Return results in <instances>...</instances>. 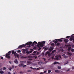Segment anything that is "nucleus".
<instances>
[{
	"label": "nucleus",
	"mask_w": 74,
	"mask_h": 74,
	"mask_svg": "<svg viewBox=\"0 0 74 74\" xmlns=\"http://www.w3.org/2000/svg\"><path fill=\"white\" fill-rule=\"evenodd\" d=\"M26 44L22 45H21L19 46L18 47V48H22V47H26Z\"/></svg>",
	"instance_id": "obj_5"
},
{
	"label": "nucleus",
	"mask_w": 74,
	"mask_h": 74,
	"mask_svg": "<svg viewBox=\"0 0 74 74\" xmlns=\"http://www.w3.org/2000/svg\"><path fill=\"white\" fill-rule=\"evenodd\" d=\"M14 65L12 66V69H14Z\"/></svg>",
	"instance_id": "obj_51"
},
{
	"label": "nucleus",
	"mask_w": 74,
	"mask_h": 74,
	"mask_svg": "<svg viewBox=\"0 0 74 74\" xmlns=\"http://www.w3.org/2000/svg\"><path fill=\"white\" fill-rule=\"evenodd\" d=\"M67 54L68 55H69V56H71L72 55V53H70L69 52H67Z\"/></svg>",
	"instance_id": "obj_12"
},
{
	"label": "nucleus",
	"mask_w": 74,
	"mask_h": 74,
	"mask_svg": "<svg viewBox=\"0 0 74 74\" xmlns=\"http://www.w3.org/2000/svg\"><path fill=\"white\" fill-rule=\"evenodd\" d=\"M48 72L49 73H50L51 72V70H48Z\"/></svg>",
	"instance_id": "obj_34"
},
{
	"label": "nucleus",
	"mask_w": 74,
	"mask_h": 74,
	"mask_svg": "<svg viewBox=\"0 0 74 74\" xmlns=\"http://www.w3.org/2000/svg\"><path fill=\"white\" fill-rule=\"evenodd\" d=\"M29 60H33V59H32V58H29L28 59Z\"/></svg>",
	"instance_id": "obj_37"
},
{
	"label": "nucleus",
	"mask_w": 74,
	"mask_h": 74,
	"mask_svg": "<svg viewBox=\"0 0 74 74\" xmlns=\"http://www.w3.org/2000/svg\"><path fill=\"white\" fill-rule=\"evenodd\" d=\"M70 46L69 45H65V46L66 47H69Z\"/></svg>",
	"instance_id": "obj_24"
},
{
	"label": "nucleus",
	"mask_w": 74,
	"mask_h": 74,
	"mask_svg": "<svg viewBox=\"0 0 74 74\" xmlns=\"http://www.w3.org/2000/svg\"><path fill=\"white\" fill-rule=\"evenodd\" d=\"M7 69V68L4 67L3 68V70H6V69Z\"/></svg>",
	"instance_id": "obj_30"
},
{
	"label": "nucleus",
	"mask_w": 74,
	"mask_h": 74,
	"mask_svg": "<svg viewBox=\"0 0 74 74\" xmlns=\"http://www.w3.org/2000/svg\"><path fill=\"white\" fill-rule=\"evenodd\" d=\"M38 47H37L38 48H39V49H38V50H40V49H41V47L39 46V45H38Z\"/></svg>",
	"instance_id": "obj_21"
},
{
	"label": "nucleus",
	"mask_w": 74,
	"mask_h": 74,
	"mask_svg": "<svg viewBox=\"0 0 74 74\" xmlns=\"http://www.w3.org/2000/svg\"><path fill=\"white\" fill-rule=\"evenodd\" d=\"M64 42L66 44H67V42H68V40L66 39H65L64 40Z\"/></svg>",
	"instance_id": "obj_11"
},
{
	"label": "nucleus",
	"mask_w": 74,
	"mask_h": 74,
	"mask_svg": "<svg viewBox=\"0 0 74 74\" xmlns=\"http://www.w3.org/2000/svg\"><path fill=\"white\" fill-rule=\"evenodd\" d=\"M47 73V71H44V73Z\"/></svg>",
	"instance_id": "obj_54"
},
{
	"label": "nucleus",
	"mask_w": 74,
	"mask_h": 74,
	"mask_svg": "<svg viewBox=\"0 0 74 74\" xmlns=\"http://www.w3.org/2000/svg\"><path fill=\"white\" fill-rule=\"evenodd\" d=\"M73 35L74 36L73 37L71 36L69 40L70 41H72V40H73V38H74V34H73Z\"/></svg>",
	"instance_id": "obj_8"
},
{
	"label": "nucleus",
	"mask_w": 74,
	"mask_h": 74,
	"mask_svg": "<svg viewBox=\"0 0 74 74\" xmlns=\"http://www.w3.org/2000/svg\"><path fill=\"white\" fill-rule=\"evenodd\" d=\"M56 59L57 60H58L59 59V56H56Z\"/></svg>",
	"instance_id": "obj_17"
},
{
	"label": "nucleus",
	"mask_w": 74,
	"mask_h": 74,
	"mask_svg": "<svg viewBox=\"0 0 74 74\" xmlns=\"http://www.w3.org/2000/svg\"><path fill=\"white\" fill-rule=\"evenodd\" d=\"M59 58H61V56H60V55H59Z\"/></svg>",
	"instance_id": "obj_50"
},
{
	"label": "nucleus",
	"mask_w": 74,
	"mask_h": 74,
	"mask_svg": "<svg viewBox=\"0 0 74 74\" xmlns=\"http://www.w3.org/2000/svg\"><path fill=\"white\" fill-rule=\"evenodd\" d=\"M27 63H29V64H30L31 63V62L30 61H27Z\"/></svg>",
	"instance_id": "obj_28"
},
{
	"label": "nucleus",
	"mask_w": 74,
	"mask_h": 74,
	"mask_svg": "<svg viewBox=\"0 0 74 74\" xmlns=\"http://www.w3.org/2000/svg\"><path fill=\"white\" fill-rule=\"evenodd\" d=\"M35 44H37V42H36L35 41H34V42H33L32 44V45H31L32 46H34V45Z\"/></svg>",
	"instance_id": "obj_9"
},
{
	"label": "nucleus",
	"mask_w": 74,
	"mask_h": 74,
	"mask_svg": "<svg viewBox=\"0 0 74 74\" xmlns=\"http://www.w3.org/2000/svg\"><path fill=\"white\" fill-rule=\"evenodd\" d=\"M70 36H67L66 37V38H69Z\"/></svg>",
	"instance_id": "obj_39"
},
{
	"label": "nucleus",
	"mask_w": 74,
	"mask_h": 74,
	"mask_svg": "<svg viewBox=\"0 0 74 74\" xmlns=\"http://www.w3.org/2000/svg\"><path fill=\"white\" fill-rule=\"evenodd\" d=\"M53 58H54V56H53L52 57V59H53Z\"/></svg>",
	"instance_id": "obj_59"
},
{
	"label": "nucleus",
	"mask_w": 74,
	"mask_h": 74,
	"mask_svg": "<svg viewBox=\"0 0 74 74\" xmlns=\"http://www.w3.org/2000/svg\"><path fill=\"white\" fill-rule=\"evenodd\" d=\"M54 45V43H52L51 44V45H52V46H53V45Z\"/></svg>",
	"instance_id": "obj_43"
},
{
	"label": "nucleus",
	"mask_w": 74,
	"mask_h": 74,
	"mask_svg": "<svg viewBox=\"0 0 74 74\" xmlns=\"http://www.w3.org/2000/svg\"><path fill=\"white\" fill-rule=\"evenodd\" d=\"M26 65H24L23 66V67L24 68V67H26Z\"/></svg>",
	"instance_id": "obj_42"
},
{
	"label": "nucleus",
	"mask_w": 74,
	"mask_h": 74,
	"mask_svg": "<svg viewBox=\"0 0 74 74\" xmlns=\"http://www.w3.org/2000/svg\"><path fill=\"white\" fill-rule=\"evenodd\" d=\"M66 63V64H67V63H68V62H67V63Z\"/></svg>",
	"instance_id": "obj_61"
},
{
	"label": "nucleus",
	"mask_w": 74,
	"mask_h": 74,
	"mask_svg": "<svg viewBox=\"0 0 74 74\" xmlns=\"http://www.w3.org/2000/svg\"><path fill=\"white\" fill-rule=\"evenodd\" d=\"M58 62H53L52 64H57V63H58Z\"/></svg>",
	"instance_id": "obj_20"
},
{
	"label": "nucleus",
	"mask_w": 74,
	"mask_h": 74,
	"mask_svg": "<svg viewBox=\"0 0 74 74\" xmlns=\"http://www.w3.org/2000/svg\"><path fill=\"white\" fill-rule=\"evenodd\" d=\"M33 42H27L26 43V45H31V44H32Z\"/></svg>",
	"instance_id": "obj_10"
},
{
	"label": "nucleus",
	"mask_w": 74,
	"mask_h": 74,
	"mask_svg": "<svg viewBox=\"0 0 74 74\" xmlns=\"http://www.w3.org/2000/svg\"><path fill=\"white\" fill-rule=\"evenodd\" d=\"M9 62L10 64H11V63H12V62H11L10 61H9Z\"/></svg>",
	"instance_id": "obj_56"
},
{
	"label": "nucleus",
	"mask_w": 74,
	"mask_h": 74,
	"mask_svg": "<svg viewBox=\"0 0 74 74\" xmlns=\"http://www.w3.org/2000/svg\"><path fill=\"white\" fill-rule=\"evenodd\" d=\"M33 51V49H31V51H29V53H32Z\"/></svg>",
	"instance_id": "obj_18"
},
{
	"label": "nucleus",
	"mask_w": 74,
	"mask_h": 74,
	"mask_svg": "<svg viewBox=\"0 0 74 74\" xmlns=\"http://www.w3.org/2000/svg\"><path fill=\"white\" fill-rule=\"evenodd\" d=\"M17 52H18L19 53L20 52H21V50H19Z\"/></svg>",
	"instance_id": "obj_41"
},
{
	"label": "nucleus",
	"mask_w": 74,
	"mask_h": 74,
	"mask_svg": "<svg viewBox=\"0 0 74 74\" xmlns=\"http://www.w3.org/2000/svg\"><path fill=\"white\" fill-rule=\"evenodd\" d=\"M20 73H21V74H23V72L21 71V72H20Z\"/></svg>",
	"instance_id": "obj_44"
},
{
	"label": "nucleus",
	"mask_w": 74,
	"mask_h": 74,
	"mask_svg": "<svg viewBox=\"0 0 74 74\" xmlns=\"http://www.w3.org/2000/svg\"><path fill=\"white\" fill-rule=\"evenodd\" d=\"M45 55L47 58H49L51 56V53L49 51H47Z\"/></svg>",
	"instance_id": "obj_4"
},
{
	"label": "nucleus",
	"mask_w": 74,
	"mask_h": 74,
	"mask_svg": "<svg viewBox=\"0 0 74 74\" xmlns=\"http://www.w3.org/2000/svg\"><path fill=\"white\" fill-rule=\"evenodd\" d=\"M0 74H3V73H4V72L3 71H0Z\"/></svg>",
	"instance_id": "obj_23"
},
{
	"label": "nucleus",
	"mask_w": 74,
	"mask_h": 74,
	"mask_svg": "<svg viewBox=\"0 0 74 74\" xmlns=\"http://www.w3.org/2000/svg\"><path fill=\"white\" fill-rule=\"evenodd\" d=\"M71 49V46L69 47L68 48L67 50L68 51H70Z\"/></svg>",
	"instance_id": "obj_13"
},
{
	"label": "nucleus",
	"mask_w": 74,
	"mask_h": 74,
	"mask_svg": "<svg viewBox=\"0 0 74 74\" xmlns=\"http://www.w3.org/2000/svg\"><path fill=\"white\" fill-rule=\"evenodd\" d=\"M44 44H45V41H43L41 42H39L37 44V45L39 46H40V47H44Z\"/></svg>",
	"instance_id": "obj_1"
},
{
	"label": "nucleus",
	"mask_w": 74,
	"mask_h": 74,
	"mask_svg": "<svg viewBox=\"0 0 74 74\" xmlns=\"http://www.w3.org/2000/svg\"><path fill=\"white\" fill-rule=\"evenodd\" d=\"M73 47H74V45H73Z\"/></svg>",
	"instance_id": "obj_64"
},
{
	"label": "nucleus",
	"mask_w": 74,
	"mask_h": 74,
	"mask_svg": "<svg viewBox=\"0 0 74 74\" xmlns=\"http://www.w3.org/2000/svg\"><path fill=\"white\" fill-rule=\"evenodd\" d=\"M12 55H13L14 54V56H16L17 54H16V52L15 51V52L14 51H12Z\"/></svg>",
	"instance_id": "obj_7"
},
{
	"label": "nucleus",
	"mask_w": 74,
	"mask_h": 74,
	"mask_svg": "<svg viewBox=\"0 0 74 74\" xmlns=\"http://www.w3.org/2000/svg\"><path fill=\"white\" fill-rule=\"evenodd\" d=\"M14 62L16 64H18V61L17 60V59H15Z\"/></svg>",
	"instance_id": "obj_14"
},
{
	"label": "nucleus",
	"mask_w": 74,
	"mask_h": 74,
	"mask_svg": "<svg viewBox=\"0 0 74 74\" xmlns=\"http://www.w3.org/2000/svg\"><path fill=\"white\" fill-rule=\"evenodd\" d=\"M29 68H31V69H33L34 70H36V68H35V69L34 68H33L32 67H29Z\"/></svg>",
	"instance_id": "obj_27"
},
{
	"label": "nucleus",
	"mask_w": 74,
	"mask_h": 74,
	"mask_svg": "<svg viewBox=\"0 0 74 74\" xmlns=\"http://www.w3.org/2000/svg\"><path fill=\"white\" fill-rule=\"evenodd\" d=\"M74 67H72V69L73 70H74Z\"/></svg>",
	"instance_id": "obj_60"
},
{
	"label": "nucleus",
	"mask_w": 74,
	"mask_h": 74,
	"mask_svg": "<svg viewBox=\"0 0 74 74\" xmlns=\"http://www.w3.org/2000/svg\"><path fill=\"white\" fill-rule=\"evenodd\" d=\"M39 69H40V68H37V69L38 70H39Z\"/></svg>",
	"instance_id": "obj_62"
},
{
	"label": "nucleus",
	"mask_w": 74,
	"mask_h": 74,
	"mask_svg": "<svg viewBox=\"0 0 74 74\" xmlns=\"http://www.w3.org/2000/svg\"><path fill=\"white\" fill-rule=\"evenodd\" d=\"M9 70H10V71H11V68H10L9 69Z\"/></svg>",
	"instance_id": "obj_52"
},
{
	"label": "nucleus",
	"mask_w": 74,
	"mask_h": 74,
	"mask_svg": "<svg viewBox=\"0 0 74 74\" xmlns=\"http://www.w3.org/2000/svg\"><path fill=\"white\" fill-rule=\"evenodd\" d=\"M55 51H56V50L53 51H52V53H51V54L52 55V54L53 53H54V52H55Z\"/></svg>",
	"instance_id": "obj_25"
},
{
	"label": "nucleus",
	"mask_w": 74,
	"mask_h": 74,
	"mask_svg": "<svg viewBox=\"0 0 74 74\" xmlns=\"http://www.w3.org/2000/svg\"><path fill=\"white\" fill-rule=\"evenodd\" d=\"M15 56H16L18 58H19V56L17 54Z\"/></svg>",
	"instance_id": "obj_38"
},
{
	"label": "nucleus",
	"mask_w": 74,
	"mask_h": 74,
	"mask_svg": "<svg viewBox=\"0 0 74 74\" xmlns=\"http://www.w3.org/2000/svg\"><path fill=\"white\" fill-rule=\"evenodd\" d=\"M58 69H61V67L58 66Z\"/></svg>",
	"instance_id": "obj_31"
},
{
	"label": "nucleus",
	"mask_w": 74,
	"mask_h": 74,
	"mask_svg": "<svg viewBox=\"0 0 74 74\" xmlns=\"http://www.w3.org/2000/svg\"><path fill=\"white\" fill-rule=\"evenodd\" d=\"M3 59V57H1V59Z\"/></svg>",
	"instance_id": "obj_55"
},
{
	"label": "nucleus",
	"mask_w": 74,
	"mask_h": 74,
	"mask_svg": "<svg viewBox=\"0 0 74 74\" xmlns=\"http://www.w3.org/2000/svg\"><path fill=\"white\" fill-rule=\"evenodd\" d=\"M54 71L55 72H56V73H59V72H60V71H59V70H55Z\"/></svg>",
	"instance_id": "obj_19"
},
{
	"label": "nucleus",
	"mask_w": 74,
	"mask_h": 74,
	"mask_svg": "<svg viewBox=\"0 0 74 74\" xmlns=\"http://www.w3.org/2000/svg\"><path fill=\"white\" fill-rule=\"evenodd\" d=\"M37 56H35V59H37Z\"/></svg>",
	"instance_id": "obj_46"
},
{
	"label": "nucleus",
	"mask_w": 74,
	"mask_h": 74,
	"mask_svg": "<svg viewBox=\"0 0 74 74\" xmlns=\"http://www.w3.org/2000/svg\"><path fill=\"white\" fill-rule=\"evenodd\" d=\"M44 61H45V60H46V59L45 58H43Z\"/></svg>",
	"instance_id": "obj_58"
},
{
	"label": "nucleus",
	"mask_w": 74,
	"mask_h": 74,
	"mask_svg": "<svg viewBox=\"0 0 74 74\" xmlns=\"http://www.w3.org/2000/svg\"><path fill=\"white\" fill-rule=\"evenodd\" d=\"M68 57V56H64V59H66V58H67Z\"/></svg>",
	"instance_id": "obj_22"
},
{
	"label": "nucleus",
	"mask_w": 74,
	"mask_h": 74,
	"mask_svg": "<svg viewBox=\"0 0 74 74\" xmlns=\"http://www.w3.org/2000/svg\"><path fill=\"white\" fill-rule=\"evenodd\" d=\"M58 41H60V42H62V39H55L54 40H53V42H55V44H56L57 43H58Z\"/></svg>",
	"instance_id": "obj_3"
},
{
	"label": "nucleus",
	"mask_w": 74,
	"mask_h": 74,
	"mask_svg": "<svg viewBox=\"0 0 74 74\" xmlns=\"http://www.w3.org/2000/svg\"><path fill=\"white\" fill-rule=\"evenodd\" d=\"M13 74H15V73H13Z\"/></svg>",
	"instance_id": "obj_63"
},
{
	"label": "nucleus",
	"mask_w": 74,
	"mask_h": 74,
	"mask_svg": "<svg viewBox=\"0 0 74 74\" xmlns=\"http://www.w3.org/2000/svg\"><path fill=\"white\" fill-rule=\"evenodd\" d=\"M23 64H20L18 65V66L19 67H22V66H23Z\"/></svg>",
	"instance_id": "obj_16"
},
{
	"label": "nucleus",
	"mask_w": 74,
	"mask_h": 74,
	"mask_svg": "<svg viewBox=\"0 0 74 74\" xmlns=\"http://www.w3.org/2000/svg\"><path fill=\"white\" fill-rule=\"evenodd\" d=\"M31 47V46L29 45L28 47L29 48V47Z\"/></svg>",
	"instance_id": "obj_57"
},
{
	"label": "nucleus",
	"mask_w": 74,
	"mask_h": 74,
	"mask_svg": "<svg viewBox=\"0 0 74 74\" xmlns=\"http://www.w3.org/2000/svg\"><path fill=\"white\" fill-rule=\"evenodd\" d=\"M27 72H29L30 73V72H31V71L29 70L27 71Z\"/></svg>",
	"instance_id": "obj_45"
},
{
	"label": "nucleus",
	"mask_w": 74,
	"mask_h": 74,
	"mask_svg": "<svg viewBox=\"0 0 74 74\" xmlns=\"http://www.w3.org/2000/svg\"><path fill=\"white\" fill-rule=\"evenodd\" d=\"M60 51H62V52H63L64 50H63V49H60Z\"/></svg>",
	"instance_id": "obj_35"
},
{
	"label": "nucleus",
	"mask_w": 74,
	"mask_h": 74,
	"mask_svg": "<svg viewBox=\"0 0 74 74\" xmlns=\"http://www.w3.org/2000/svg\"><path fill=\"white\" fill-rule=\"evenodd\" d=\"M70 70V69H68L67 70H66V71H69Z\"/></svg>",
	"instance_id": "obj_48"
},
{
	"label": "nucleus",
	"mask_w": 74,
	"mask_h": 74,
	"mask_svg": "<svg viewBox=\"0 0 74 74\" xmlns=\"http://www.w3.org/2000/svg\"><path fill=\"white\" fill-rule=\"evenodd\" d=\"M26 53H27V54H29V53H30L29 52V51H27L26 52Z\"/></svg>",
	"instance_id": "obj_32"
},
{
	"label": "nucleus",
	"mask_w": 74,
	"mask_h": 74,
	"mask_svg": "<svg viewBox=\"0 0 74 74\" xmlns=\"http://www.w3.org/2000/svg\"><path fill=\"white\" fill-rule=\"evenodd\" d=\"M53 48H51V50H53Z\"/></svg>",
	"instance_id": "obj_53"
},
{
	"label": "nucleus",
	"mask_w": 74,
	"mask_h": 74,
	"mask_svg": "<svg viewBox=\"0 0 74 74\" xmlns=\"http://www.w3.org/2000/svg\"><path fill=\"white\" fill-rule=\"evenodd\" d=\"M22 58H26V57H24V56H23L22 57Z\"/></svg>",
	"instance_id": "obj_47"
},
{
	"label": "nucleus",
	"mask_w": 74,
	"mask_h": 74,
	"mask_svg": "<svg viewBox=\"0 0 74 74\" xmlns=\"http://www.w3.org/2000/svg\"><path fill=\"white\" fill-rule=\"evenodd\" d=\"M8 74H11V72H8Z\"/></svg>",
	"instance_id": "obj_49"
},
{
	"label": "nucleus",
	"mask_w": 74,
	"mask_h": 74,
	"mask_svg": "<svg viewBox=\"0 0 74 74\" xmlns=\"http://www.w3.org/2000/svg\"><path fill=\"white\" fill-rule=\"evenodd\" d=\"M36 52V51H35L33 53V55H35V53Z\"/></svg>",
	"instance_id": "obj_29"
},
{
	"label": "nucleus",
	"mask_w": 74,
	"mask_h": 74,
	"mask_svg": "<svg viewBox=\"0 0 74 74\" xmlns=\"http://www.w3.org/2000/svg\"><path fill=\"white\" fill-rule=\"evenodd\" d=\"M37 47H34V49H37Z\"/></svg>",
	"instance_id": "obj_33"
},
{
	"label": "nucleus",
	"mask_w": 74,
	"mask_h": 74,
	"mask_svg": "<svg viewBox=\"0 0 74 74\" xmlns=\"http://www.w3.org/2000/svg\"><path fill=\"white\" fill-rule=\"evenodd\" d=\"M57 45L58 46V45H60V43H58L57 44Z\"/></svg>",
	"instance_id": "obj_40"
},
{
	"label": "nucleus",
	"mask_w": 74,
	"mask_h": 74,
	"mask_svg": "<svg viewBox=\"0 0 74 74\" xmlns=\"http://www.w3.org/2000/svg\"><path fill=\"white\" fill-rule=\"evenodd\" d=\"M48 47H46L45 49V50L46 51L47 50V49H48Z\"/></svg>",
	"instance_id": "obj_36"
},
{
	"label": "nucleus",
	"mask_w": 74,
	"mask_h": 74,
	"mask_svg": "<svg viewBox=\"0 0 74 74\" xmlns=\"http://www.w3.org/2000/svg\"><path fill=\"white\" fill-rule=\"evenodd\" d=\"M12 51H10L8 52V53L6 54V56L7 58H8V59H10V55L11 54V53H12Z\"/></svg>",
	"instance_id": "obj_2"
},
{
	"label": "nucleus",
	"mask_w": 74,
	"mask_h": 74,
	"mask_svg": "<svg viewBox=\"0 0 74 74\" xmlns=\"http://www.w3.org/2000/svg\"><path fill=\"white\" fill-rule=\"evenodd\" d=\"M38 63L39 64H44V62H38Z\"/></svg>",
	"instance_id": "obj_15"
},
{
	"label": "nucleus",
	"mask_w": 74,
	"mask_h": 74,
	"mask_svg": "<svg viewBox=\"0 0 74 74\" xmlns=\"http://www.w3.org/2000/svg\"><path fill=\"white\" fill-rule=\"evenodd\" d=\"M23 51L22 52L23 53H26V51H28V49H22Z\"/></svg>",
	"instance_id": "obj_6"
},
{
	"label": "nucleus",
	"mask_w": 74,
	"mask_h": 74,
	"mask_svg": "<svg viewBox=\"0 0 74 74\" xmlns=\"http://www.w3.org/2000/svg\"><path fill=\"white\" fill-rule=\"evenodd\" d=\"M71 51H72V52H73L74 51V49H71Z\"/></svg>",
	"instance_id": "obj_26"
}]
</instances>
